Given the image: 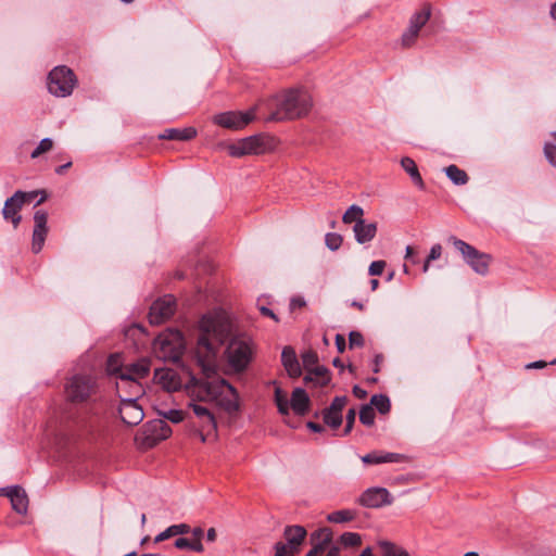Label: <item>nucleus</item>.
Instances as JSON below:
<instances>
[{"instance_id":"f257e3e1","label":"nucleus","mask_w":556,"mask_h":556,"mask_svg":"<svg viewBox=\"0 0 556 556\" xmlns=\"http://www.w3.org/2000/svg\"><path fill=\"white\" fill-rule=\"evenodd\" d=\"M198 348H251V338L240 330L230 316L223 309H214L202 315L197 325L189 327L187 333L176 328H167L153 342V348H187L192 340Z\"/></svg>"},{"instance_id":"f03ea898","label":"nucleus","mask_w":556,"mask_h":556,"mask_svg":"<svg viewBox=\"0 0 556 556\" xmlns=\"http://www.w3.org/2000/svg\"><path fill=\"white\" fill-rule=\"evenodd\" d=\"M186 391L190 397L188 408L199 421L198 432L202 442L217 429L214 413L203 403H214L230 415L240 409L239 393L225 379H203L190 374Z\"/></svg>"},{"instance_id":"7ed1b4c3","label":"nucleus","mask_w":556,"mask_h":556,"mask_svg":"<svg viewBox=\"0 0 556 556\" xmlns=\"http://www.w3.org/2000/svg\"><path fill=\"white\" fill-rule=\"evenodd\" d=\"M106 375L115 379V388L121 399L138 400L144 394L141 380L150 372V362L140 359L136 363L124 365L119 353L111 354L106 361Z\"/></svg>"},{"instance_id":"20e7f679","label":"nucleus","mask_w":556,"mask_h":556,"mask_svg":"<svg viewBox=\"0 0 556 556\" xmlns=\"http://www.w3.org/2000/svg\"><path fill=\"white\" fill-rule=\"evenodd\" d=\"M194 350L197 366L204 375L203 379H219L217 371L225 375H239L245 371L254 355L253 350Z\"/></svg>"},{"instance_id":"39448f33","label":"nucleus","mask_w":556,"mask_h":556,"mask_svg":"<svg viewBox=\"0 0 556 556\" xmlns=\"http://www.w3.org/2000/svg\"><path fill=\"white\" fill-rule=\"evenodd\" d=\"M275 100L277 108L267 117L269 122L303 117L313 105L312 97L303 89H289Z\"/></svg>"},{"instance_id":"423d86ee","label":"nucleus","mask_w":556,"mask_h":556,"mask_svg":"<svg viewBox=\"0 0 556 556\" xmlns=\"http://www.w3.org/2000/svg\"><path fill=\"white\" fill-rule=\"evenodd\" d=\"M65 390L71 403H86L99 390L97 377L91 374H76L70 378Z\"/></svg>"},{"instance_id":"0eeeda50","label":"nucleus","mask_w":556,"mask_h":556,"mask_svg":"<svg viewBox=\"0 0 556 556\" xmlns=\"http://www.w3.org/2000/svg\"><path fill=\"white\" fill-rule=\"evenodd\" d=\"M76 84L77 79L74 72L65 65L55 66L48 75V90L59 98L71 96Z\"/></svg>"},{"instance_id":"6e6552de","label":"nucleus","mask_w":556,"mask_h":556,"mask_svg":"<svg viewBox=\"0 0 556 556\" xmlns=\"http://www.w3.org/2000/svg\"><path fill=\"white\" fill-rule=\"evenodd\" d=\"M450 241L453 243L456 250H458L465 262L471 267L473 271L479 275H485L489 270V264L491 256L486 253L480 252L469 243L452 236Z\"/></svg>"},{"instance_id":"1a4fd4ad","label":"nucleus","mask_w":556,"mask_h":556,"mask_svg":"<svg viewBox=\"0 0 556 556\" xmlns=\"http://www.w3.org/2000/svg\"><path fill=\"white\" fill-rule=\"evenodd\" d=\"M268 149V141L261 135L243 138L228 146V153L233 157L250 154H262Z\"/></svg>"},{"instance_id":"9d476101","label":"nucleus","mask_w":556,"mask_h":556,"mask_svg":"<svg viewBox=\"0 0 556 556\" xmlns=\"http://www.w3.org/2000/svg\"><path fill=\"white\" fill-rule=\"evenodd\" d=\"M255 117V108L249 110L245 113L241 112H224L214 116V123L220 127L228 129H242Z\"/></svg>"},{"instance_id":"9b49d317","label":"nucleus","mask_w":556,"mask_h":556,"mask_svg":"<svg viewBox=\"0 0 556 556\" xmlns=\"http://www.w3.org/2000/svg\"><path fill=\"white\" fill-rule=\"evenodd\" d=\"M175 311V298L170 294H166L152 303L149 312V321L152 325H160L169 319Z\"/></svg>"},{"instance_id":"f8f14e48","label":"nucleus","mask_w":556,"mask_h":556,"mask_svg":"<svg viewBox=\"0 0 556 556\" xmlns=\"http://www.w3.org/2000/svg\"><path fill=\"white\" fill-rule=\"evenodd\" d=\"M391 493L381 486H372L365 490L358 498V503L368 508H380L393 503Z\"/></svg>"},{"instance_id":"ddd939ff","label":"nucleus","mask_w":556,"mask_h":556,"mask_svg":"<svg viewBox=\"0 0 556 556\" xmlns=\"http://www.w3.org/2000/svg\"><path fill=\"white\" fill-rule=\"evenodd\" d=\"M34 231H33V240H31V250L34 253H39L42 250V247L46 241V237L48 233V214L42 210H38L34 213Z\"/></svg>"},{"instance_id":"4468645a","label":"nucleus","mask_w":556,"mask_h":556,"mask_svg":"<svg viewBox=\"0 0 556 556\" xmlns=\"http://www.w3.org/2000/svg\"><path fill=\"white\" fill-rule=\"evenodd\" d=\"M137 401L128 399L121 402L119 415L122 420L128 426L139 425L144 417L143 409Z\"/></svg>"},{"instance_id":"2eb2a0df","label":"nucleus","mask_w":556,"mask_h":556,"mask_svg":"<svg viewBox=\"0 0 556 556\" xmlns=\"http://www.w3.org/2000/svg\"><path fill=\"white\" fill-rule=\"evenodd\" d=\"M306 534L307 532L302 526H287L283 531L286 543L282 542V545L288 552L296 555L300 551V546L306 538Z\"/></svg>"},{"instance_id":"dca6fc26","label":"nucleus","mask_w":556,"mask_h":556,"mask_svg":"<svg viewBox=\"0 0 556 556\" xmlns=\"http://www.w3.org/2000/svg\"><path fill=\"white\" fill-rule=\"evenodd\" d=\"M24 193L22 190H17L14 192L12 197L7 199L4 202V206L2 208V215L5 220H11L14 228H17L22 220V216L20 215V211L23 206L22 198Z\"/></svg>"},{"instance_id":"f3484780","label":"nucleus","mask_w":556,"mask_h":556,"mask_svg":"<svg viewBox=\"0 0 556 556\" xmlns=\"http://www.w3.org/2000/svg\"><path fill=\"white\" fill-rule=\"evenodd\" d=\"M170 434L172 429L164 420H154L147 427V440L150 445L167 439Z\"/></svg>"},{"instance_id":"a211bd4d","label":"nucleus","mask_w":556,"mask_h":556,"mask_svg":"<svg viewBox=\"0 0 556 556\" xmlns=\"http://www.w3.org/2000/svg\"><path fill=\"white\" fill-rule=\"evenodd\" d=\"M353 232L357 243L366 244L376 237L377 224L367 223L365 219H359L354 224Z\"/></svg>"},{"instance_id":"6ab92c4d","label":"nucleus","mask_w":556,"mask_h":556,"mask_svg":"<svg viewBox=\"0 0 556 556\" xmlns=\"http://www.w3.org/2000/svg\"><path fill=\"white\" fill-rule=\"evenodd\" d=\"M5 495L10 498L12 508L17 514L24 515L27 513L28 498L23 488L18 485L10 486L7 489Z\"/></svg>"},{"instance_id":"aec40b11","label":"nucleus","mask_w":556,"mask_h":556,"mask_svg":"<svg viewBox=\"0 0 556 556\" xmlns=\"http://www.w3.org/2000/svg\"><path fill=\"white\" fill-rule=\"evenodd\" d=\"M155 378L159 383L167 391L173 392L180 389L181 383L178 375L169 368H161L155 370Z\"/></svg>"},{"instance_id":"412c9836","label":"nucleus","mask_w":556,"mask_h":556,"mask_svg":"<svg viewBox=\"0 0 556 556\" xmlns=\"http://www.w3.org/2000/svg\"><path fill=\"white\" fill-rule=\"evenodd\" d=\"M311 400L302 388H295L292 392L291 400L289 401V408L300 416L308 412Z\"/></svg>"},{"instance_id":"4be33fe9","label":"nucleus","mask_w":556,"mask_h":556,"mask_svg":"<svg viewBox=\"0 0 556 556\" xmlns=\"http://www.w3.org/2000/svg\"><path fill=\"white\" fill-rule=\"evenodd\" d=\"M281 361L290 378H299L302 375V367L295 350H282Z\"/></svg>"},{"instance_id":"5701e85b","label":"nucleus","mask_w":556,"mask_h":556,"mask_svg":"<svg viewBox=\"0 0 556 556\" xmlns=\"http://www.w3.org/2000/svg\"><path fill=\"white\" fill-rule=\"evenodd\" d=\"M197 136V130L193 127L186 128H167L157 137L161 140H176L189 141Z\"/></svg>"},{"instance_id":"b1692460","label":"nucleus","mask_w":556,"mask_h":556,"mask_svg":"<svg viewBox=\"0 0 556 556\" xmlns=\"http://www.w3.org/2000/svg\"><path fill=\"white\" fill-rule=\"evenodd\" d=\"M311 540L314 543L312 549H316L317 555L320 556V554L324 553L331 543L332 532L329 528L319 529L312 534Z\"/></svg>"},{"instance_id":"393cba45","label":"nucleus","mask_w":556,"mask_h":556,"mask_svg":"<svg viewBox=\"0 0 556 556\" xmlns=\"http://www.w3.org/2000/svg\"><path fill=\"white\" fill-rule=\"evenodd\" d=\"M328 370L324 366H315L311 370H307L306 376L304 377V382L306 384L314 383L315 386H326L329 382Z\"/></svg>"},{"instance_id":"a878e982","label":"nucleus","mask_w":556,"mask_h":556,"mask_svg":"<svg viewBox=\"0 0 556 556\" xmlns=\"http://www.w3.org/2000/svg\"><path fill=\"white\" fill-rule=\"evenodd\" d=\"M402 458V455L396 453H384L380 454L372 452L362 456V462L367 465H377L382 463H395Z\"/></svg>"},{"instance_id":"bb28decb","label":"nucleus","mask_w":556,"mask_h":556,"mask_svg":"<svg viewBox=\"0 0 556 556\" xmlns=\"http://www.w3.org/2000/svg\"><path fill=\"white\" fill-rule=\"evenodd\" d=\"M402 168L409 175L412 181L419 188H425V182L421 178V175L418 170V167L415 161L408 156L402 157L401 160Z\"/></svg>"},{"instance_id":"cd10ccee","label":"nucleus","mask_w":556,"mask_h":556,"mask_svg":"<svg viewBox=\"0 0 556 556\" xmlns=\"http://www.w3.org/2000/svg\"><path fill=\"white\" fill-rule=\"evenodd\" d=\"M190 527L187 523L173 525L154 538L155 543L163 542L172 536L189 533Z\"/></svg>"},{"instance_id":"c85d7f7f","label":"nucleus","mask_w":556,"mask_h":556,"mask_svg":"<svg viewBox=\"0 0 556 556\" xmlns=\"http://www.w3.org/2000/svg\"><path fill=\"white\" fill-rule=\"evenodd\" d=\"M444 172L448 179L456 186L466 185L469 180L467 173L456 165H450L445 167Z\"/></svg>"},{"instance_id":"c756f323","label":"nucleus","mask_w":556,"mask_h":556,"mask_svg":"<svg viewBox=\"0 0 556 556\" xmlns=\"http://www.w3.org/2000/svg\"><path fill=\"white\" fill-rule=\"evenodd\" d=\"M378 546L381 549L382 556H409L404 548L390 541H379Z\"/></svg>"},{"instance_id":"7c9ffc66","label":"nucleus","mask_w":556,"mask_h":556,"mask_svg":"<svg viewBox=\"0 0 556 556\" xmlns=\"http://www.w3.org/2000/svg\"><path fill=\"white\" fill-rule=\"evenodd\" d=\"M431 16V10L429 7L422 8L419 12H416L413 14V16L409 20V26L420 30L421 27L429 21Z\"/></svg>"},{"instance_id":"2f4dec72","label":"nucleus","mask_w":556,"mask_h":556,"mask_svg":"<svg viewBox=\"0 0 556 556\" xmlns=\"http://www.w3.org/2000/svg\"><path fill=\"white\" fill-rule=\"evenodd\" d=\"M369 405L371 407L375 406L380 414H387V413L390 412V408H391V404H390L389 397L387 395H383V394H375V395H372L371 399H370V404Z\"/></svg>"},{"instance_id":"473e14b6","label":"nucleus","mask_w":556,"mask_h":556,"mask_svg":"<svg viewBox=\"0 0 556 556\" xmlns=\"http://www.w3.org/2000/svg\"><path fill=\"white\" fill-rule=\"evenodd\" d=\"M355 518V513L350 509L336 510L327 516V520L334 523H343Z\"/></svg>"},{"instance_id":"72a5a7b5","label":"nucleus","mask_w":556,"mask_h":556,"mask_svg":"<svg viewBox=\"0 0 556 556\" xmlns=\"http://www.w3.org/2000/svg\"><path fill=\"white\" fill-rule=\"evenodd\" d=\"M160 352L164 353L166 351L169 352L168 358L174 363L184 368L185 370H188V367L185 366V363L182 361L184 355L187 350H159ZM191 353V357L194 359V350H188ZM197 364V362H194Z\"/></svg>"},{"instance_id":"f704fd0d","label":"nucleus","mask_w":556,"mask_h":556,"mask_svg":"<svg viewBox=\"0 0 556 556\" xmlns=\"http://www.w3.org/2000/svg\"><path fill=\"white\" fill-rule=\"evenodd\" d=\"M363 214L364 210L361 206L353 204L345 211L342 216V220L344 224H355L357 220L363 219Z\"/></svg>"},{"instance_id":"c9c22d12","label":"nucleus","mask_w":556,"mask_h":556,"mask_svg":"<svg viewBox=\"0 0 556 556\" xmlns=\"http://www.w3.org/2000/svg\"><path fill=\"white\" fill-rule=\"evenodd\" d=\"M275 403L277 405L278 412L281 415L289 414V400L287 399L286 393L279 387L275 389Z\"/></svg>"},{"instance_id":"e433bc0d","label":"nucleus","mask_w":556,"mask_h":556,"mask_svg":"<svg viewBox=\"0 0 556 556\" xmlns=\"http://www.w3.org/2000/svg\"><path fill=\"white\" fill-rule=\"evenodd\" d=\"M323 419L326 425L329 427L337 429L342 424V414L341 413H334L329 408L324 409L323 412Z\"/></svg>"},{"instance_id":"4c0bfd02","label":"nucleus","mask_w":556,"mask_h":556,"mask_svg":"<svg viewBox=\"0 0 556 556\" xmlns=\"http://www.w3.org/2000/svg\"><path fill=\"white\" fill-rule=\"evenodd\" d=\"M340 542L345 547H354L361 545L362 536L355 532H344L340 536Z\"/></svg>"},{"instance_id":"58836bf2","label":"nucleus","mask_w":556,"mask_h":556,"mask_svg":"<svg viewBox=\"0 0 556 556\" xmlns=\"http://www.w3.org/2000/svg\"><path fill=\"white\" fill-rule=\"evenodd\" d=\"M160 415L163 418H165V419H167V420H169V421H172L174 424H179V422H181L186 418L190 419V417L186 416V414L182 410H180V409L163 410V412L160 413Z\"/></svg>"},{"instance_id":"ea45409f","label":"nucleus","mask_w":556,"mask_h":556,"mask_svg":"<svg viewBox=\"0 0 556 556\" xmlns=\"http://www.w3.org/2000/svg\"><path fill=\"white\" fill-rule=\"evenodd\" d=\"M343 238L337 232H328L325 236V244L331 251H337L342 245Z\"/></svg>"},{"instance_id":"a19ab883","label":"nucleus","mask_w":556,"mask_h":556,"mask_svg":"<svg viewBox=\"0 0 556 556\" xmlns=\"http://www.w3.org/2000/svg\"><path fill=\"white\" fill-rule=\"evenodd\" d=\"M359 420L365 426H372L375 422V412L370 405L362 406L359 410Z\"/></svg>"},{"instance_id":"79ce46f5","label":"nucleus","mask_w":556,"mask_h":556,"mask_svg":"<svg viewBox=\"0 0 556 556\" xmlns=\"http://www.w3.org/2000/svg\"><path fill=\"white\" fill-rule=\"evenodd\" d=\"M317 362H318V356L314 350H306L302 354V363H303V367L306 371L311 370L312 368L317 366L316 365Z\"/></svg>"},{"instance_id":"37998d69","label":"nucleus","mask_w":556,"mask_h":556,"mask_svg":"<svg viewBox=\"0 0 556 556\" xmlns=\"http://www.w3.org/2000/svg\"><path fill=\"white\" fill-rule=\"evenodd\" d=\"M53 147V141L50 138H43L40 140L36 149L30 153L31 159H36L42 153L50 151Z\"/></svg>"},{"instance_id":"c03bdc74","label":"nucleus","mask_w":556,"mask_h":556,"mask_svg":"<svg viewBox=\"0 0 556 556\" xmlns=\"http://www.w3.org/2000/svg\"><path fill=\"white\" fill-rule=\"evenodd\" d=\"M418 34L419 30L408 26V28L402 35V45L404 47H410L418 37Z\"/></svg>"},{"instance_id":"a18cd8bd","label":"nucleus","mask_w":556,"mask_h":556,"mask_svg":"<svg viewBox=\"0 0 556 556\" xmlns=\"http://www.w3.org/2000/svg\"><path fill=\"white\" fill-rule=\"evenodd\" d=\"M544 154L552 166H556V142H547L544 146Z\"/></svg>"},{"instance_id":"49530a36","label":"nucleus","mask_w":556,"mask_h":556,"mask_svg":"<svg viewBox=\"0 0 556 556\" xmlns=\"http://www.w3.org/2000/svg\"><path fill=\"white\" fill-rule=\"evenodd\" d=\"M23 193H24V195H23V198H22V200H21L23 204H24V203H26V202H31V201H33V200L38 195V193H41L42 195H41V198L36 202V204H35V205H39V204H41V203H42V202H45V201H46V199H47V195H46V192H45V191H29V192H25V191H23Z\"/></svg>"},{"instance_id":"de8ad7c7","label":"nucleus","mask_w":556,"mask_h":556,"mask_svg":"<svg viewBox=\"0 0 556 556\" xmlns=\"http://www.w3.org/2000/svg\"><path fill=\"white\" fill-rule=\"evenodd\" d=\"M387 266L386 261H374L368 267V274L370 276H380Z\"/></svg>"},{"instance_id":"09e8293b","label":"nucleus","mask_w":556,"mask_h":556,"mask_svg":"<svg viewBox=\"0 0 556 556\" xmlns=\"http://www.w3.org/2000/svg\"><path fill=\"white\" fill-rule=\"evenodd\" d=\"M346 402H348L346 396H336L328 408L334 413L342 414V409L344 408Z\"/></svg>"},{"instance_id":"8fccbe9b","label":"nucleus","mask_w":556,"mask_h":556,"mask_svg":"<svg viewBox=\"0 0 556 556\" xmlns=\"http://www.w3.org/2000/svg\"><path fill=\"white\" fill-rule=\"evenodd\" d=\"M349 341H350V348L364 345V337L358 331H351L349 334Z\"/></svg>"},{"instance_id":"3c124183","label":"nucleus","mask_w":556,"mask_h":556,"mask_svg":"<svg viewBox=\"0 0 556 556\" xmlns=\"http://www.w3.org/2000/svg\"><path fill=\"white\" fill-rule=\"evenodd\" d=\"M442 255V245L440 243H435L431 247L430 252L427 256L428 262L435 261L440 258Z\"/></svg>"},{"instance_id":"603ef678","label":"nucleus","mask_w":556,"mask_h":556,"mask_svg":"<svg viewBox=\"0 0 556 556\" xmlns=\"http://www.w3.org/2000/svg\"><path fill=\"white\" fill-rule=\"evenodd\" d=\"M556 364V358L549 361V362H546V361H536V362H532V363H529L526 365V368L527 369H542L544 367H546L547 365H555Z\"/></svg>"},{"instance_id":"864d4df0","label":"nucleus","mask_w":556,"mask_h":556,"mask_svg":"<svg viewBox=\"0 0 556 556\" xmlns=\"http://www.w3.org/2000/svg\"><path fill=\"white\" fill-rule=\"evenodd\" d=\"M355 416H356V410L354 408L349 409V412L346 414V426L344 429V434L350 433V431L352 430V427L355 421Z\"/></svg>"},{"instance_id":"5fc2aeb1","label":"nucleus","mask_w":556,"mask_h":556,"mask_svg":"<svg viewBox=\"0 0 556 556\" xmlns=\"http://www.w3.org/2000/svg\"><path fill=\"white\" fill-rule=\"evenodd\" d=\"M274 548L275 556H295L286 549V547L282 545V542H277Z\"/></svg>"},{"instance_id":"6e6d98bb","label":"nucleus","mask_w":556,"mask_h":556,"mask_svg":"<svg viewBox=\"0 0 556 556\" xmlns=\"http://www.w3.org/2000/svg\"><path fill=\"white\" fill-rule=\"evenodd\" d=\"M190 542L188 539L186 538H178L174 545L176 548H179V549H185V548H190Z\"/></svg>"},{"instance_id":"4d7b16f0","label":"nucleus","mask_w":556,"mask_h":556,"mask_svg":"<svg viewBox=\"0 0 556 556\" xmlns=\"http://www.w3.org/2000/svg\"><path fill=\"white\" fill-rule=\"evenodd\" d=\"M331 337L334 338L336 348H345V337L343 334L331 332Z\"/></svg>"},{"instance_id":"13d9d810","label":"nucleus","mask_w":556,"mask_h":556,"mask_svg":"<svg viewBox=\"0 0 556 556\" xmlns=\"http://www.w3.org/2000/svg\"><path fill=\"white\" fill-rule=\"evenodd\" d=\"M189 549L194 551L197 553H202L204 551V546H203L201 540H193L190 542Z\"/></svg>"},{"instance_id":"bf43d9fd","label":"nucleus","mask_w":556,"mask_h":556,"mask_svg":"<svg viewBox=\"0 0 556 556\" xmlns=\"http://www.w3.org/2000/svg\"><path fill=\"white\" fill-rule=\"evenodd\" d=\"M307 428L314 432H323L324 431V426H321L320 424H316V422H313V421H308L306 424Z\"/></svg>"},{"instance_id":"052dcab7","label":"nucleus","mask_w":556,"mask_h":556,"mask_svg":"<svg viewBox=\"0 0 556 556\" xmlns=\"http://www.w3.org/2000/svg\"><path fill=\"white\" fill-rule=\"evenodd\" d=\"M353 393L358 399H365L367 395V392L358 386H354Z\"/></svg>"},{"instance_id":"680f3d73","label":"nucleus","mask_w":556,"mask_h":556,"mask_svg":"<svg viewBox=\"0 0 556 556\" xmlns=\"http://www.w3.org/2000/svg\"><path fill=\"white\" fill-rule=\"evenodd\" d=\"M260 311H261V313H262L264 316H267V317H270V318H273V319H275V320H278L277 316L275 315V313H274L270 308H268V307H266V306H262V307L260 308Z\"/></svg>"},{"instance_id":"e2e57ef3","label":"nucleus","mask_w":556,"mask_h":556,"mask_svg":"<svg viewBox=\"0 0 556 556\" xmlns=\"http://www.w3.org/2000/svg\"><path fill=\"white\" fill-rule=\"evenodd\" d=\"M193 540H201L203 536V529L200 527L193 528L191 531Z\"/></svg>"},{"instance_id":"0e129e2a","label":"nucleus","mask_w":556,"mask_h":556,"mask_svg":"<svg viewBox=\"0 0 556 556\" xmlns=\"http://www.w3.org/2000/svg\"><path fill=\"white\" fill-rule=\"evenodd\" d=\"M339 554L340 547L337 545H332L331 547L328 548L326 556H339Z\"/></svg>"},{"instance_id":"69168bd1","label":"nucleus","mask_w":556,"mask_h":556,"mask_svg":"<svg viewBox=\"0 0 556 556\" xmlns=\"http://www.w3.org/2000/svg\"><path fill=\"white\" fill-rule=\"evenodd\" d=\"M216 530L214 528H210L206 532V540L208 542H214L216 540Z\"/></svg>"},{"instance_id":"338daca9","label":"nucleus","mask_w":556,"mask_h":556,"mask_svg":"<svg viewBox=\"0 0 556 556\" xmlns=\"http://www.w3.org/2000/svg\"><path fill=\"white\" fill-rule=\"evenodd\" d=\"M374 362H375L374 371L378 372L380 370L379 366L383 362V356L380 354L376 355Z\"/></svg>"},{"instance_id":"774afa93","label":"nucleus","mask_w":556,"mask_h":556,"mask_svg":"<svg viewBox=\"0 0 556 556\" xmlns=\"http://www.w3.org/2000/svg\"><path fill=\"white\" fill-rule=\"evenodd\" d=\"M72 166V162H68L66 164H63L59 167L55 168V173L58 175H62L67 168H70Z\"/></svg>"}]
</instances>
